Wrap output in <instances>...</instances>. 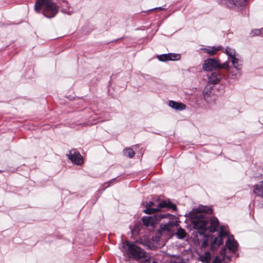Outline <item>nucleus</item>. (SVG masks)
Instances as JSON below:
<instances>
[{
  "mask_svg": "<svg viewBox=\"0 0 263 263\" xmlns=\"http://www.w3.org/2000/svg\"><path fill=\"white\" fill-rule=\"evenodd\" d=\"M231 62L234 68L237 71L241 70L242 65V61L236 58V55L231 58Z\"/></svg>",
  "mask_w": 263,
  "mask_h": 263,
  "instance_id": "obj_17",
  "label": "nucleus"
},
{
  "mask_svg": "<svg viewBox=\"0 0 263 263\" xmlns=\"http://www.w3.org/2000/svg\"><path fill=\"white\" fill-rule=\"evenodd\" d=\"M218 69H227L228 72L230 73H231V70H230V68L229 65L228 61H226L224 63H223L222 64L220 63V65L219 66Z\"/></svg>",
  "mask_w": 263,
  "mask_h": 263,
  "instance_id": "obj_25",
  "label": "nucleus"
},
{
  "mask_svg": "<svg viewBox=\"0 0 263 263\" xmlns=\"http://www.w3.org/2000/svg\"><path fill=\"white\" fill-rule=\"evenodd\" d=\"M226 252H227V249L224 247V248H222L220 251H219V254L222 256V257H224L225 256H226Z\"/></svg>",
  "mask_w": 263,
  "mask_h": 263,
  "instance_id": "obj_30",
  "label": "nucleus"
},
{
  "mask_svg": "<svg viewBox=\"0 0 263 263\" xmlns=\"http://www.w3.org/2000/svg\"><path fill=\"white\" fill-rule=\"evenodd\" d=\"M34 10L48 18H52L58 13L59 6L53 0H36Z\"/></svg>",
  "mask_w": 263,
  "mask_h": 263,
  "instance_id": "obj_2",
  "label": "nucleus"
},
{
  "mask_svg": "<svg viewBox=\"0 0 263 263\" xmlns=\"http://www.w3.org/2000/svg\"><path fill=\"white\" fill-rule=\"evenodd\" d=\"M168 104L170 107L178 110H182L186 108V106L184 104L181 102H177L173 100L170 101Z\"/></svg>",
  "mask_w": 263,
  "mask_h": 263,
  "instance_id": "obj_16",
  "label": "nucleus"
},
{
  "mask_svg": "<svg viewBox=\"0 0 263 263\" xmlns=\"http://www.w3.org/2000/svg\"><path fill=\"white\" fill-rule=\"evenodd\" d=\"M209 223H210L208 230L211 233H214L217 231L219 226V222L218 219L216 217H209Z\"/></svg>",
  "mask_w": 263,
  "mask_h": 263,
  "instance_id": "obj_12",
  "label": "nucleus"
},
{
  "mask_svg": "<svg viewBox=\"0 0 263 263\" xmlns=\"http://www.w3.org/2000/svg\"><path fill=\"white\" fill-rule=\"evenodd\" d=\"M206 258H210V255L209 253L205 254Z\"/></svg>",
  "mask_w": 263,
  "mask_h": 263,
  "instance_id": "obj_33",
  "label": "nucleus"
},
{
  "mask_svg": "<svg viewBox=\"0 0 263 263\" xmlns=\"http://www.w3.org/2000/svg\"><path fill=\"white\" fill-rule=\"evenodd\" d=\"M217 2L226 7L231 8L233 6L237 7L244 6L246 5L247 0H216Z\"/></svg>",
  "mask_w": 263,
  "mask_h": 263,
  "instance_id": "obj_7",
  "label": "nucleus"
},
{
  "mask_svg": "<svg viewBox=\"0 0 263 263\" xmlns=\"http://www.w3.org/2000/svg\"><path fill=\"white\" fill-rule=\"evenodd\" d=\"M212 86L208 85L203 90V96L204 100L206 102H209L210 98L212 96Z\"/></svg>",
  "mask_w": 263,
  "mask_h": 263,
  "instance_id": "obj_18",
  "label": "nucleus"
},
{
  "mask_svg": "<svg viewBox=\"0 0 263 263\" xmlns=\"http://www.w3.org/2000/svg\"><path fill=\"white\" fill-rule=\"evenodd\" d=\"M220 65V61L216 58H209L204 61L202 69L205 71H216Z\"/></svg>",
  "mask_w": 263,
  "mask_h": 263,
  "instance_id": "obj_6",
  "label": "nucleus"
},
{
  "mask_svg": "<svg viewBox=\"0 0 263 263\" xmlns=\"http://www.w3.org/2000/svg\"><path fill=\"white\" fill-rule=\"evenodd\" d=\"M177 221H168L167 222L164 224H161L160 225V229L158 231L159 233H161L162 231H166L170 232L172 231L173 227L176 224Z\"/></svg>",
  "mask_w": 263,
  "mask_h": 263,
  "instance_id": "obj_13",
  "label": "nucleus"
},
{
  "mask_svg": "<svg viewBox=\"0 0 263 263\" xmlns=\"http://www.w3.org/2000/svg\"><path fill=\"white\" fill-rule=\"evenodd\" d=\"M167 218L170 220H173L175 218V216L169 213L159 214L157 213L153 216H143L142 219L143 225L145 227H151L155 228L156 225L162 218Z\"/></svg>",
  "mask_w": 263,
  "mask_h": 263,
  "instance_id": "obj_4",
  "label": "nucleus"
},
{
  "mask_svg": "<svg viewBox=\"0 0 263 263\" xmlns=\"http://www.w3.org/2000/svg\"><path fill=\"white\" fill-rule=\"evenodd\" d=\"M207 243V241L205 239H204V241H203L202 246H204V245H205V243Z\"/></svg>",
  "mask_w": 263,
  "mask_h": 263,
  "instance_id": "obj_36",
  "label": "nucleus"
},
{
  "mask_svg": "<svg viewBox=\"0 0 263 263\" xmlns=\"http://www.w3.org/2000/svg\"><path fill=\"white\" fill-rule=\"evenodd\" d=\"M157 58L159 61L162 62L170 61L171 59L170 56V53L158 55Z\"/></svg>",
  "mask_w": 263,
  "mask_h": 263,
  "instance_id": "obj_24",
  "label": "nucleus"
},
{
  "mask_svg": "<svg viewBox=\"0 0 263 263\" xmlns=\"http://www.w3.org/2000/svg\"><path fill=\"white\" fill-rule=\"evenodd\" d=\"M176 235L178 238L183 239L185 237L186 233L183 229L180 228L177 230Z\"/></svg>",
  "mask_w": 263,
  "mask_h": 263,
  "instance_id": "obj_22",
  "label": "nucleus"
},
{
  "mask_svg": "<svg viewBox=\"0 0 263 263\" xmlns=\"http://www.w3.org/2000/svg\"><path fill=\"white\" fill-rule=\"evenodd\" d=\"M158 206L161 208L171 209L174 211H176L177 210L176 205L171 202L169 200H163L161 201L159 203Z\"/></svg>",
  "mask_w": 263,
  "mask_h": 263,
  "instance_id": "obj_14",
  "label": "nucleus"
},
{
  "mask_svg": "<svg viewBox=\"0 0 263 263\" xmlns=\"http://www.w3.org/2000/svg\"><path fill=\"white\" fill-rule=\"evenodd\" d=\"M205 214L212 215L213 210L211 207L208 206H200L198 208L193 209L189 213V217L195 230H199L200 235L205 236L207 230V225L209 223V216Z\"/></svg>",
  "mask_w": 263,
  "mask_h": 263,
  "instance_id": "obj_1",
  "label": "nucleus"
},
{
  "mask_svg": "<svg viewBox=\"0 0 263 263\" xmlns=\"http://www.w3.org/2000/svg\"><path fill=\"white\" fill-rule=\"evenodd\" d=\"M208 85L211 84L215 85L220 82L222 78V74L219 71H214L212 72L210 74H208Z\"/></svg>",
  "mask_w": 263,
  "mask_h": 263,
  "instance_id": "obj_9",
  "label": "nucleus"
},
{
  "mask_svg": "<svg viewBox=\"0 0 263 263\" xmlns=\"http://www.w3.org/2000/svg\"><path fill=\"white\" fill-rule=\"evenodd\" d=\"M143 263H151V261L148 259H146L144 261Z\"/></svg>",
  "mask_w": 263,
  "mask_h": 263,
  "instance_id": "obj_32",
  "label": "nucleus"
},
{
  "mask_svg": "<svg viewBox=\"0 0 263 263\" xmlns=\"http://www.w3.org/2000/svg\"><path fill=\"white\" fill-rule=\"evenodd\" d=\"M237 76V74H232V78H233V79L236 78Z\"/></svg>",
  "mask_w": 263,
  "mask_h": 263,
  "instance_id": "obj_34",
  "label": "nucleus"
},
{
  "mask_svg": "<svg viewBox=\"0 0 263 263\" xmlns=\"http://www.w3.org/2000/svg\"><path fill=\"white\" fill-rule=\"evenodd\" d=\"M221 46H219L217 47L212 46L209 47L208 48H203L202 50H204L206 53L211 55H214L216 54L217 52L220 50Z\"/></svg>",
  "mask_w": 263,
  "mask_h": 263,
  "instance_id": "obj_19",
  "label": "nucleus"
},
{
  "mask_svg": "<svg viewBox=\"0 0 263 263\" xmlns=\"http://www.w3.org/2000/svg\"><path fill=\"white\" fill-rule=\"evenodd\" d=\"M57 4L59 6V9H61V11L62 13L68 15H70L73 13V9L69 6L67 1H60Z\"/></svg>",
  "mask_w": 263,
  "mask_h": 263,
  "instance_id": "obj_11",
  "label": "nucleus"
},
{
  "mask_svg": "<svg viewBox=\"0 0 263 263\" xmlns=\"http://www.w3.org/2000/svg\"><path fill=\"white\" fill-rule=\"evenodd\" d=\"M221 258L219 256H216L212 263H221Z\"/></svg>",
  "mask_w": 263,
  "mask_h": 263,
  "instance_id": "obj_31",
  "label": "nucleus"
},
{
  "mask_svg": "<svg viewBox=\"0 0 263 263\" xmlns=\"http://www.w3.org/2000/svg\"><path fill=\"white\" fill-rule=\"evenodd\" d=\"M124 155L129 158H133L135 155V153L131 148H126L123 150Z\"/></svg>",
  "mask_w": 263,
  "mask_h": 263,
  "instance_id": "obj_21",
  "label": "nucleus"
},
{
  "mask_svg": "<svg viewBox=\"0 0 263 263\" xmlns=\"http://www.w3.org/2000/svg\"><path fill=\"white\" fill-rule=\"evenodd\" d=\"M260 34H261V31H260V30L258 29H253L250 33V35L252 36H259Z\"/></svg>",
  "mask_w": 263,
  "mask_h": 263,
  "instance_id": "obj_27",
  "label": "nucleus"
},
{
  "mask_svg": "<svg viewBox=\"0 0 263 263\" xmlns=\"http://www.w3.org/2000/svg\"><path fill=\"white\" fill-rule=\"evenodd\" d=\"M142 204L148 208H152L153 206L155 205V203L153 201H149V202H143Z\"/></svg>",
  "mask_w": 263,
  "mask_h": 263,
  "instance_id": "obj_29",
  "label": "nucleus"
},
{
  "mask_svg": "<svg viewBox=\"0 0 263 263\" xmlns=\"http://www.w3.org/2000/svg\"><path fill=\"white\" fill-rule=\"evenodd\" d=\"M222 262H224V263H228L231 260V257L229 255H226L224 257H222L221 258Z\"/></svg>",
  "mask_w": 263,
  "mask_h": 263,
  "instance_id": "obj_28",
  "label": "nucleus"
},
{
  "mask_svg": "<svg viewBox=\"0 0 263 263\" xmlns=\"http://www.w3.org/2000/svg\"><path fill=\"white\" fill-rule=\"evenodd\" d=\"M220 231L219 233L218 236L215 237L212 240L211 242V250L213 252L216 251L217 248L223 243V238L226 236H228V234L227 232L223 230L222 227H220Z\"/></svg>",
  "mask_w": 263,
  "mask_h": 263,
  "instance_id": "obj_5",
  "label": "nucleus"
},
{
  "mask_svg": "<svg viewBox=\"0 0 263 263\" xmlns=\"http://www.w3.org/2000/svg\"><path fill=\"white\" fill-rule=\"evenodd\" d=\"M225 53L231 58L236 56V52L234 49L227 47L225 49Z\"/></svg>",
  "mask_w": 263,
  "mask_h": 263,
  "instance_id": "obj_23",
  "label": "nucleus"
},
{
  "mask_svg": "<svg viewBox=\"0 0 263 263\" xmlns=\"http://www.w3.org/2000/svg\"><path fill=\"white\" fill-rule=\"evenodd\" d=\"M68 158L76 165H81L83 163V160L79 152L76 149H72L69 151L67 155Z\"/></svg>",
  "mask_w": 263,
  "mask_h": 263,
  "instance_id": "obj_8",
  "label": "nucleus"
},
{
  "mask_svg": "<svg viewBox=\"0 0 263 263\" xmlns=\"http://www.w3.org/2000/svg\"><path fill=\"white\" fill-rule=\"evenodd\" d=\"M170 56L171 59L170 61H177L179 60L180 59V55L179 54L177 53H170Z\"/></svg>",
  "mask_w": 263,
  "mask_h": 263,
  "instance_id": "obj_26",
  "label": "nucleus"
},
{
  "mask_svg": "<svg viewBox=\"0 0 263 263\" xmlns=\"http://www.w3.org/2000/svg\"><path fill=\"white\" fill-rule=\"evenodd\" d=\"M146 208L143 210V212L145 214L151 215L154 214L156 213H158L160 211L161 208H159L158 206V205L157 206V208H148L146 207Z\"/></svg>",
  "mask_w": 263,
  "mask_h": 263,
  "instance_id": "obj_20",
  "label": "nucleus"
},
{
  "mask_svg": "<svg viewBox=\"0 0 263 263\" xmlns=\"http://www.w3.org/2000/svg\"><path fill=\"white\" fill-rule=\"evenodd\" d=\"M253 192L256 196L263 197V180L254 185Z\"/></svg>",
  "mask_w": 263,
  "mask_h": 263,
  "instance_id": "obj_15",
  "label": "nucleus"
},
{
  "mask_svg": "<svg viewBox=\"0 0 263 263\" xmlns=\"http://www.w3.org/2000/svg\"><path fill=\"white\" fill-rule=\"evenodd\" d=\"M226 246L230 252L234 253L238 250V243L234 239L233 236L231 235L228 237L226 242Z\"/></svg>",
  "mask_w": 263,
  "mask_h": 263,
  "instance_id": "obj_10",
  "label": "nucleus"
},
{
  "mask_svg": "<svg viewBox=\"0 0 263 263\" xmlns=\"http://www.w3.org/2000/svg\"><path fill=\"white\" fill-rule=\"evenodd\" d=\"M121 251L124 255H126L129 258L135 260H139L146 257V252L144 250L127 240L123 242Z\"/></svg>",
  "mask_w": 263,
  "mask_h": 263,
  "instance_id": "obj_3",
  "label": "nucleus"
},
{
  "mask_svg": "<svg viewBox=\"0 0 263 263\" xmlns=\"http://www.w3.org/2000/svg\"><path fill=\"white\" fill-rule=\"evenodd\" d=\"M154 9L163 10V8H162V7H159L155 8H154Z\"/></svg>",
  "mask_w": 263,
  "mask_h": 263,
  "instance_id": "obj_35",
  "label": "nucleus"
}]
</instances>
